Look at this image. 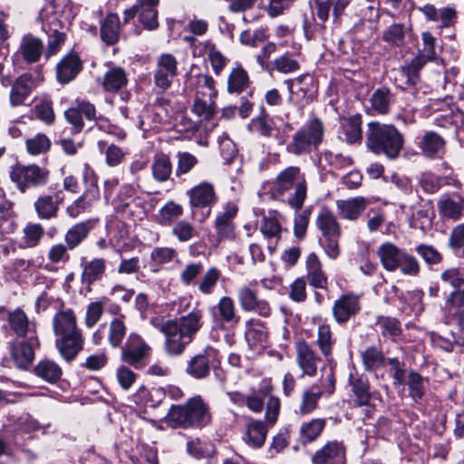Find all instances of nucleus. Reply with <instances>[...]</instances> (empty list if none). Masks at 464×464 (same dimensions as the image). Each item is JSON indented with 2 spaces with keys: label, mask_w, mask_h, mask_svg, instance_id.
I'll return each mask as SVG.
<instances>
[{
  "label": "nucleus",
  "mask_w": 464,
  "mask_h": 464,
  "mask_svg": "<svg viewBox=\"0 0 464 464\" xmlns=\"http://www.w3.org/2000/svg\"><path fill=\"white\" fill-rule=\"evenodd\" d=\"M201 326L202 312L198 309L162 324L160 332L165 335V352L171 356L181 354Z\"/></svg>",
  "instance_id": "nucleus-1"
},
{
  "label": "nucleus",
  "mask_w": 464,
  "mask_h": 464,
  "mask_svg": "<svg viewBox=\"0 0 464 464\" xmlns=\"http://www.w3.org/2000/svg\"><path fill=\"white\" fill-rule=\"evenodd\" d=\"M53 328L61 355L67 361L72 360L83 345L82 332L77 326L73 311L67 309L56 313L53 318Z\"/></svg>",
  "instance_id": "nucleus-2"
},
{
  "label": "nucleus",
  "mask_w": 464,
  "mask_h": 464,
  "mask_svg": "<svg viewBox=\"0 0 464 464\" xmlns=\"http://www.w3.org/2000/svg\"><path fill=\"white\" fill-rule=\"evenodd\" d=\"M403 143L402 134L393 125L375 121L368 124L366 144L373 153H383L389 159H395L402 150Z\"/></svg>",
  "instance_id": "nucleus-3"
},
{
  "label": "nucleus",
  "mask_w": 464,
  "mask_h": 464,
  "mask_svg": "<svg viewBox=\"0 0 464 464\" xmlns=\"http://www.w3.org/2000/svg\"><path fill=\"white\" fill-rule=\"evenodd\" d=\"M167 421L172 427H204L211 421V413L207 403L198 395L184 405H173L167 414Z\"/></svg>",
  "instance_id": "nucleus-4"
},
{
  "label": "nucleus",
  "mask_w": 464,
  "mask_h": 464,
  "mask_svg": "<svg viewBox=\"0 0 464 464\" xmlns=\"http://www.w3.org/2000/svg\"><path fill=\"white\" fill-rule=\"evenodd\" d=\"M292 188H295V193L289 198L288 202L293 208L299 209L306 197V186L297 167H289L283 170L274 183V189L279 194H283Z\"/></svg>",
  "instance_id": "nucleus-5"
},
{
  "label": "nucleus",
  "mask_w": 464,
  "mask_h": 464,
  "mask_svg": "<svg viewBox=\"0 0 464 464\" xmlns=\"http://www.w3.org/2000/svg\"><path fill=\"white\" fill-rule=\"evenodd\" d=\"M323 136V123L314 119L294 134L287 149L295 155L308 153L322 142Z\"/></svg>",
  "instance_id": "nucleus-6"
},
{
  "label": "nucleus",
  "mask_w": 464,
  "mask_h": 464,
  "mask_svg": "<svg viewBox=\"0 0 464 464\" xmlns=\"http://www.w3.org/2000/svg\"><path fill=\"white\" fill-rule=\"evenodd\" d=\"M321 386L314 383L311 388L305 390L302 395L299 413L306 415L313 412L318 404V401L324 394L331 395L334 392L335 378L333 369L326 372L324 379H321Z\"/></svg>",
  "instance_id": "nucleus-7"
},
{
  "label": "nucleus",
  "mask_w": 464,
  "mask_h": 464,
  "mask_svg": "<svg viewBox=\"0 0 464 464\" xmlns=\"http://www.w3.org/2000/svg\"><path fill=\"white\" fill-rule=\"evenodd\" d=\"M192 214L198 208H208L204 218L210 215L211 208L218 201L215 185L210 181H201L186 191Z\"/></svg>",
  "instance_id": "nucleus-8"
},
{
  "label": "nucleus",
  "mask_w": 464,
  "mask_h": 464,
  "mask_svg": "<svg viewBox=\"0 0 464 464\" xmlns=\"http://www.w3.org/2000/svg\"><path fill=\"white\" fill-rule=\"evenodd\" d=\"M48 170L37 165L16 164L12 168L10 177L18 188L24 192L26 188L44 185L47 182Z\"/></svg>",
  "instance_id": "nucleus-9"
},
{
  "label": "nucleus",
  "mask_w": 464,
  "mask_h": 464,
  "mask_svg": "<svg viewBox=\"0 0 464 464\" xmlns=\"http://www.w3.org/2000/svg\"><path fill=\"white\" fill-rule=\"evenodd\" d=\"M214 83L213 78L208 75L198 76L199 87L192 106V111L205 119H209L214 112V99L217 95Z\"/></svg>",
  "instance_id": "nucleus-10"
},
{
  "label": "nucleus",
  "mask_w": 464,
  "mask_h": 464,
  "mask_svg": "<svg viewBox=\"0 0 464 464\" xmlns=\"http://www.w3.org/2000/svg\"><path fill=\"white\" fill-rule=\"evenodd\" d=\"M150 353V345L138 334L129 335L121 348V361L134 366L136 369L142 366V361Z\"/></svg>",
  "instance_id": "nucleus-11"
},
{
  "label": "nucleus",
  "mask_w": 464,
  "mask_h": 464,
  "mask_svg": "<svg viewBox=\"0 0 464 464\" xmlns=\"http://www.w3.org/2000/svg\"><path fill=\"white\" fill-rule=\"evenodd\" d=\"M237 299L243 311L253 312L263 317H268L271 314L269 303L259 298L257 292L248 285H244L238 289Z\"/></svg>",
  "instance_id": "nucleus-12"
},
{
  "label": "nucleus",
  "mask_w": 464,
  "mask_h": 464,
  "mask_svg": "<svg viewBox=\"0 0 464 464\" xmlns=\"http://www.w3.org/2000/svg\"><path fill=\"white\" fill-rule=\"evenodd\" d=\"M295 360L301 368L303 374L314 376L317 372L318 364L321 362L311 344L304 340H299L295 344Z\"/></svg>",
  "instance_id": "nucleus-13"
},
{
  "label": "nucleus",
  "mask_w": 464,
  "mask_h": 464,
  "mask_svg": "<svg viewBox=\"0 0 464 464\" xmlns=\"http://www.w3.org/2000/svg\"><path fill=\"white\" fill-rule=\"evenodd\" d=\"M361 310L360 298L353 294H344L334 303L332 313L338 324L346 323Z\"/></svg>",
  "instance_id": "nucleus-14"
},
{
  "label": "nucleus",
  "mask_w": 464,
  "mask_h": 464,
  "mask_svg": "<svg viewBox=\"0 0 464 464\" xmlns=\"http://www.w3.org/2000/svg\"><path fill=\"white\" fill-rule=\"evenodd\" d=\"M238 211L235 202L226 203L222 210L218 213L215 220V228L218 236L224 239H232L235 237V224L233 222Z\"/></svg>",
  "instance_id": "nucleus-15"
},
{
  "label": "nucleus",
  "mask_w": 464,
  "mask_h": 464,
  "mask_svg": "<svg viewBox=\"0 0 464 464\" xmlns=\"http://www.w3.org/2000/svg\"><path fill=\"white\" fill-rule=\"evenodd\" d=\"M89 121L96 118V109L93 104L87 101H77L74 106L70 107L64 111V117L68 123L72 127V131L78 133L83 128L82 117Z\"/></svg>",
  "instance_id": "nucleus-16"
},
{
  "label": "nucleus",
  "mask_w": 464,
  "mask_h": 464,
  "mask_svg": "<svg viewBox=\"0 0 464 464\" xmlns=\"http://www.w3.org/2000/svg\"><path fill=\"white\" fill-rule=\"evenodd\" d=\"M345 447L337 440L329 441L315 451L313 464H345Z\"/></svg>",
  "instance_id": "nucleus-17"
},
{
  "label": "nucleus",
  "mask_w": 464,
  "mask_h": 464,
  "mask_svg": "<svg viewBox=\"0 0 464 464\" xmlns=\"http://www.w3.org/2000/svg\"><path fill=\"white\" fill-rule=\"evenodd\" d=\"M38 344L37 337L29 336L28 341H13L9 343V350L15 365L18 368H26L34 360V345Z\"/></svg>",
  "instance_id": "nucleus-18"
},
{
  "label": "nucleus",
  "mask_w": 464,
  "mask_h": 464,
  "mask_svg": "<svg viewBox=\"0 0 464 464\" xmlns=\"http://www.w3.org/2000/svg\"><path fill=\"white\" fill-rule=\"evenodd\" d=\"M177 64L176 58L169 53H164L159 57L154 75L158 87L166 90L170 86L173 78L177 75Z\"/></svg>",
  "instance_id": "nucleus-19"
},
{
  "label": "nucleus",
  "mask_w": 464,
  "mask_h": 464,
  "mask_svg": "<svg viewBox=\"0 0 464 464\" xmlns=\"http://www.w3.org/2000/svg\"><path fill=\"white\" fill-rule=\"evenodd\" d=\"M253 127L255 130L264 137L267 138H275L277 144L283 145L285 144L287 139V130H291V125L289 123L285 124L284 130H281L276 126L274 119L269 118L268 116H261L252 121Z\"/></svg>",
  "instance_id": "nucleus-20"
},
{
  "label": "nucleus",
  "mask_w": 464,
  "mask_h": 464,
  "mask_svg": "<svg viewBox=\"0 0 464 464\" xmlns=\"http://www.w3.org/2000/svg\"><path fill=\"white\" fill-rule=\"evenodd\" d=\"M215 355V350L207 349L202 353L192 356L187 363V374L197 380L208 376L210 372V358Z\"/></svg>",
  "instance_id": "nucleus-21"
},
{
  "label": "nucleus",
  "mask_w": 464,
  "mask_h": 464,
  "mask_svg": "<svg viewBox=\"0 0 464 464\" xmlns=\"http://www.w3.org/2000/svg\"><path fill=\"white\" fill-rule=\"evenodd\" d=\"M82 266L81 282L87 287L88 292H91L92 285L100 281L105 274L106 261L103 258L97 257L84 262Z\"/></svg>",
  "instance_id": "nucleus-22"
},
{
  "label": "nucleus",
  "mask_w": 464,
  "mask_h": 464,
  "mask_svg": "<svg viewBox=\"0 0 464 464\" xmlns=\"http://www.w3.org/2000/svg\"><path fill=\"white\" fill-rule=\"evenodd\" d=\"M338 215L348 220L357 219L365 210L368 201L363 197H354L336 201Z\"/></svg>",
  "instance_id": "nucleus-23"
},
{
  "label": "nucleus",
  "mask_w": 464,
  "mask_h": 464,
  "mask_svg": "<svg viewBox=\"0 0 464 464\" xmlns=\"http://www.w3.org/2000/svg\"><path fill=\"white\" fill-rule=\"evenodd\" d=\"M8 323L11 329L18 337H37L35 324L29 322L26 314L20 308L9 313Z\"/></svg>",
  "instance_id": "nucleus-24"
},
{
  "label": "nucleus",
  "mask_w": 464,
  "mask_h": 464,
  "mask_svg": "<svg viewBox=\"0 0 464 464\" xmlns=\"http://www.w3.org/2000/svg\"><path fill=\"white\" fill-rule=\"evenodd\" d=\"M404 252L395 244L384 242L378 247L377 256L382 267L389 272H393L398 269L399 262Z\"/></svg>",
  "instance_id": "nucleus-25"
},
{
  "label": "nucleus",
  "mask_w": 464,
  "mask_h": 464,
  "mask_svg": "<svg viewBox=\"0 0 464 464\" xmlns=\"http://www.w3.org/2000/svg\"><path fill=\"white\" fill-rule=\"evenodd\" d=\"M305 266L306 277L309 284L315 288H326L327 276L324 272L322 263L315 253H310L307 256Z\"/></svg>",
  "instance_id": "nucleus-26"
},
{
  "label": "nucleus",
  "mask_w": 464,
  "mask_h": 464,
  "mask_svg": "<svg viewBox=\"0 0 464 464\" xmlns=\"http://www.w3.org/2000/svg\"><path fill=\"white\" fill-rule=\"evenodd\" d=\"M438 208L442 217L458 220L464 215V198L459 195L444 196L438 201Z\"/></svg>",
  "instance_id": "nucleus-27"
},
{
  "label": "nucleus",
  "mask_w": 464,
  "mask_h": 464,
  "mask_svg": "<svg viewBox=\"0 0 464 464\" xmlns=\"http://www.w3.org/2000/svg\"><path fill=\"white\" fill-rule=\"evenodd\" d=\"M349 385L356 397L358 405H367L371 400L370 385L367 378L359 374L354 369L349 373Z\"/></svg>",
  "instance_id": "nucleus-28"
},
{
  "label": "nucleus",
  "mask_w": 464,
  "mask_h": 464,
  "mask_svg": "<svg viewBox=\"0 0 464 464\" xmlns=\"http://www.w3.org/2000/svg\"><path fill=\"white\" fill-rule=\"evenodd\" d=\"M128 83L127 73L124 69L114 66L103 74L101 84L107 92H117Z\"/></svg>",
  "instance_id": "nucleus-29"
},
{
  "label": "nucleus",
  "mask_w": 464,
  "mask_h": 464,
  "mask_svg": "<svg viewBox=\"0 0 464 464\" xmlns=\"http://www.w3.org/2000/svg\"><path fill=\"white\" fill-rule=\"evenodd\" d=\"M268 429L262 420H251L246 427L243 440L254 449L261 448L266 441Z\"/></svg>",
  "instance_id": "nucleus-30"
},
{
  "label": "nucleus",
  "mask_w": 464,
  "mask_h": 464,
  "mask_svg": "<svg viewBox=\"0 0 464 464\" xmlns=\"http://www.w3.org/2000/svg\"><path fill=\"white\" fill-rule=\"evenodd\" d=\"M81 70V62L77 55L67 54L57 64V79L62 83L72 81Z\"/></svg>",
  "instance_id": "nucleus-31"
},
{
  "label": "nucleus",
  "mask_w": 464,
  "mask_h": 464,
  "mask_svg": "<svg viewBox=\"0 0 464 464\" xmlns=\"http://www.w3.org/2000/svg\"><path fill=\"white\" fill-rule=\"evenodd\" d=\"M172 163L170 158L164 153H156L153 156L150 165L152 178L157 182L167 181L172 173Z\"/></svg>",
  "instance_id": "nucleus-32"
},
{
  "label": "nucleus",
  "mask_w": 464,
  "mask_h": 464,
  "mask_svg": "<svg viewBox=\"0 0 464 464\" xmlns=\"http://www.w3.org/2000/svg\"><path fill=\"white\" fill-rule=\"evenodd\" d=\"M43 48V43L40 39L28 34L23 37L19 53L27 63H32L39 60Z\"/></svg>",
  "instance_id": "nucleus-33"
},
{
  "label": "nucleus",
  "mask_w": 464,
  "mask_h": 464,
  "mask_svg": "<svg viewBox=\"0 0 464 464\" xmlns=\"http://www.w3.org/2000/svg\"><path fill=\"white\" fill-rule=\"evenodd\" d=\"M316 224L324 237H340L341 227L336 217L328 209H322L317 216Z\"/></svg>",
  "instance_id": "nucleus-34"
},
{
  "label": "nucleus",
  "mask_w": 464,
  "mask_h": 464,
  "mask_svg": "<svg viewBox=\"0 0 464 464\" xmlns=\"http://www.w3.org/2000/svg\"><path fill=\"white\" fill-rule=\"evenodd\" d=\"M214 317H217L222 323H237V316L234 301L229 296H222L217 305L211 309Z\"/></svg>",
  "instance_id": "nucleus-35"
},
{
  "label": "nucleus",
  "mask_w": 464,
  "mask_h": 464,
  "mask_svg": "<svg viewBox=\"0 0 464 464\" xmlns=\"http://www.w3.org/2000/svg\"><path fill=\"white\" fill-rule=\"evenodd\" d=\"M246 338L250 346L254 348H263L267 343V331L264 324L258 320L249 322Z\"/></svg>",
  "instance_id": "nucleus-36"
},
{
  "label": "nucleus",
  "mask_w": 464,
  "mask_h": 464,
  "mask_svg": "<svg viewBox=\"0 0 464 464\" xmlns=\"http://www.w3.org/2000/svg\"><path fill=\"white\" fill-rule=\"evenodd\" d=\"M119 36L120 18L116 14H109L101 25V37L107 44H113Z\"/></svg>",
  "instance_id": "nucleus-37"
},
{
  "label": "nucleus",
  "mask_w": 464,
  "mask_h": 464,
  "mask_svg": "<svg viewBox=\"0 0 464 464\" xmlns=\"http://www.w3.org/2000/svg\"><path fill=\"white\" fill-rule=\"evenodd\" d=\"M362 117L353 115L344 118L342 121L343 134L344 140L352 144L362 140Z\"/></svg>",
  "instance_id": "nucleus-38"
},
{
  "label": "nucleus",
  "mask_w": 464,
  "mask_h": 464,
  "mask_svg": "<svg viewBox=\"0 0 464 464\" xmlns=\"http://www.w3.org/2000/svg\"><path fill=\"white\" fill-rule=\"evenodd\" d=\"M89 221L73 225L65 234L64 241L69 249L77 247L88 236L91 230Z\"/></svg>",
  "instance_id": "nucleus-39"
},
{
  "label": "nucleus",
  "mask_w": 464,
  "mask_h": 464,
  "mask_svg": "<svg viewBox=\"0 0 464 464\" xmlns=\"http://www.w3.org/2000/svg\"><path fill=\"white\" fill-rule=\"evenodd\" d=\"M58 198L44 195L34 202L35 211L40 218L50 219L56 216L58 210Z\"/></svg>",
  "instance_id": "nucleus-40"
},
{
  "label": "nucleus",
  "mask_w": 464,
  "mask_h": 464,
  "mask_svg": "<svg viewBox=\"0 0 464 464\" xmlns=\"http://www.w3.org/2000/svg\"><path fill=\"white\" fill-rule=\"evenodd\" d=\"M34 372L38 377L50 383L56 382L62 376L61 367L50 360H43L38 362L34 368Z\"/></svg>",
  "instance_id": "nucleus-41"
},
{
  "label": "nucleus",
  "mask_w": 464,
  "mask_h": 464,
  "mask_svg": "<svg viewBox=\"0 0 464 464\" xmlns=\"http://www.w3.org/2000/svg\"><path fill=\"white\" fill-rule=\"evenodd\" d=\"M392 102V94L385 88L375 90L370 99L372 109L380 114H386Z\"/></svg>",
  "instance_id": "nucleus-42"
},
{
  "label": "nucleus",
  "mask_w": 464,
  "mask_h": 464,
  "mask_svg": "<svg viewBox=\"0 0 464 464\" xmlns=\"http://www.w3.org/2000/svg\"><path fill=\"white\" fill-rule=\"evenodd\" d=\"M324 419H313L300 427V438L304 443L315 440L325 427Z\"/></svg>",
  "instance_id": "nucleus-43"
},
{
  "label": "nucleus",
  "mask_w": 464,
  "mask_h": 464,
  "mask_svg": "<svg viewBox=\"0 0 464 464\" xmlns=\"http://www.w3.org/2000/svg\"><path fill=\"white\" fill-rule=\"evenodd\" d=\"M316 344L326 359L332 355L333 346L334 344V339L329 324H323L319 325L317 329Z\"/></svg>",
  "instance_id": "nucleus-44"
},
{
  "label": "nucleus",
  "mask_w": 464,
  "mask_h": 464,
  "mask_svg": "<svg viewBox=\"0 0 464 464\" xmlns=\"http://www.w3.org/2000/svg\"><path fill=\"white\" fill-rule=\"evenodd\" d=\"M423 47L420 50L414 62L421 67L429 61L436 59L435 38L430 32H423L421 34Z\"/></svg>",
  "instance_id": "nucleus-45"
},
{
  "label": "nucleus",
  "mask_w": 464,
  "mask_h": 464,
  "mask_svg": "<svg viewBox=\"0 0 464 464\" xmlns=\"http://www.w3.org/2000/svg\"><path fill=\"white\" fill-rule=\"evenodd\" d=\"M183 208L172 200L168 201L159 210V223L162 226H169L183 215Z\"/></svg>",
  "instance_id": "nucleus-46"
},
{
  "label": "nucleus",
  "mask_w": 464,
  "mask_h": 464,
  "mask_svg": "<svg viewBox=\"0 0 464 464\" xmlns=\"http://www.w3.org/2000/svg\"><path fill=\"white\" fill-rule=\"evenodd\" d=\"M33 113L38 120L46 125H53L55 121V113L53 108V102L48 97H44L35 103L33 109Z\"/></svg>",
  "instance_id": "nucleus-47"
},
{
  "label": "nucleus",
  "mask_w": 464,
  "mask_h": 464,
  "mask_svg": "<svg viewBox=\"0 0 464 464\" xmlns=\"http://www.w3.org/2000/svg\"><path fill=\"white\" fill-rule=\"evenodd\" d=\"M296 56L295 53L286 52L274 60L273 68L284 74L295 72L300 69V63Z\"/></svg>",
  "instance_id": "nucleus-48"
},
{
  "label": "nucleus",
  "mask_w": 464,
  "mask_h": 464,
  "mask_svg": "<svg viewBox=\"0 0 464 464\" xmlns=\"http://www.w3.org/2000/svg\"><path fill=\"white\" fill-rule=\"evenodd\" d=\"M435 105H438V107H432L433 111L440 112L434 118L435 124L442 128H455L454 117L456 116V112H458L459 110L442 102H437Z\"/></svg>",
  "instance_id": "nucleus-49"
},
{
  "label": "nucleus",
  "mask_w": 464,
  "mask_h": 464,
  "mask_svg": "<svg viewBox=\"0 0 464 464\" xmlns=\"http://www.w3.org/2000/svg\"><path fill=\"white\" fill-rule=\"evenodd\" d=\"M164 397L163 392L160 388L147 389L141 386L136 392V401H140L149 407H156Z\"/></svg>",
  "instance_id": "nucleus-50"
},
{
  "label": "nucleus",
  "mask_w": 464,
  "mask_h": 464,
  "mask_svg": "<svg viewBox=\"0 0 464 464\" xmlns=\"http://www.w3.org/2000/svg\"><path fill=\"white\" fill-rule=\"evenodd\" d=\"M376 325L380 328L382 336L392 340H395L401 334V324L393 317L379 316Z\"/></svg>",
  "instance_id": "nucleus-51"
},
{
  "label": "nucleus",
  "mask_w": 464,
  "mask_h": 464,
  "mask_svg": "<svg viewBox=\"0 0 464 464\" xmlns=\"http://www.w3.org/2000/svg\"><path fill=\"white\" fill-rule=\"evenodd\" d=\"M28 79L24 75L19 77L13 85L10 92V103L13 107L19 106L24 103V100L30 93V88L27 84Z\"/></svg>",
  "instance_id": "nucleus-52"
},
{
  "label": "nucleus",
  "mask_w": 464,
  "mask_h": 464,
  "mask_svg": "<svg viewBox=\"0 0 464 464\" xmlns=\"http://www.w3.org/2000/svg\"><path fill=\"white\" fill-rule=\"evenodd\" d=\"M444 146V140L436 132L429 131L420 143L422 152L428 156L438 153Z\"/></svg>",
  "instance_id": "nucleus-53"
},
{
  "label": "nucleus",
  "mask_w": 464,
  "mask_h": 464,
  "mask_svg": "<svg viewBox=\"0 0 464 464\" xmlns=\"http://www.w3.org/2000/svg\"><path fill=\"white\" fill-rule=\"evenodd\" d=\"M363 365L367 371H374L384 365L382 353L374 346L368 347L362 353Z\"/></svg>",
  "instance_id": "nucleus-54"
},
{
  "label": "nucleus",
  "mask_w": 464,
  "mask_h": 464,
  "mask_svg": "<svg viewBox=\"0 0 464 464\" xmlns=\"http://www.w3.org/2000/svg\"><path fill=\"white\" fill-rule=\"evenodd\" d=\"M281 225L276 218L264 217L260 223V232L267 240H275L276 243L281 237Z\"/></svg>",
  "instance_id": "nucleus-55"
},
{
  "label": "nucleus",
  "mask_w": 464,
  "mask_h": 464,
  "mask_svg": "<svg viewBox=\"0 0 464 464\" xmlns=\"http://www.w3.org/2000/svg\"><path fill=\"white\" fill-rule=\"evenodd\" d=\"M248 83L247 72L242 67L232 70L228 76L227 88L229 92H240Z\"/></svg>",
  "instance_id": "nucleus-56"
},
{
  "label": "nucleus",
  "mask_w": 464,
  "mask_h": 464,
  "mask_svg": "<svg viewBox=\"0 0 464 464\" xmlns=\"http://www.w3.org/2000/svg\"><path fill=\"white\" fill-rule=\"evenodd\" d=\"M26 150L31 155H40L49 150L51 147L50 139L43 133H37L26 140Z\"/></svg>",
  "instance_id": "nucleus-57"
},
{
  "label": "nucleus",
  "mask_w": 464,
  "mask_h": 464,
  "mask_svg": "<svg viewBox=\"0 0 464 464\" xmlns=\"http://www.w3.org/2000/svg\"><path fill=\"white\" fill-rule=\"evenodd\" d=\"M171 234L179 243H187L196 236V229L194 226L185 220H179L174 224L171 228Z\"/></svg>",
  "instance_id": "nucleus-58"
},
{
  "label": "nucleus",
  "mask_w": 464,
  "mask_h": 464,
  "mask_svg": "<svg viewBox=\"0 0 464 464\" xmlns=\"http://www.w3.org/2000/svg\"><path fill=\"white\" fill-rule=\"evenodd\" d=\"M23 244L25 247L36 246L44 236V230L40 224L29 223L24 228Z\"/></svg>",
  "instance_id": "nucleus-59"
},
{
  "label": "nucleus",
  "mask_w": 464,
  "mask_h": 464,
  "mask_svg": "<svg viewBox=\"0 0 464 464\" xmlns=\"http://www.w3.org/2000/svg\"><path fill=\"white\" fill-rule=\"evenodd\" d=\"M153 262L159 265H166L173 261H178V252L173 247H155L150 254Z\"/></svg>",
  "instance_id": "nucleus-60"
},
{
  "label": "nucleus",
  "mask_w": 464,
  "mask_h": 464,
  "mask_svg": "<svg viewBox=\"0 0 464 464\" xmlns=\"http://www.w3.org/2000/svg\"><path fill=\"white\" fill-rule=\"evenodd\" d=\"M407 384L409 386L410 395L415 401L420 400L425 392L424 380L415 372H411L408 374Z\"/></svg>",
  "instance_id": "nucleus-61"
},
{
  "label": "nucleus",
  "mask_w": 464,
  "mask_h": 464,
  "mask_svg": "<svg viewBox=\"0 0 464 464\" xmlns=\"http://www.w3.org/2000/svg\"><path fill=\"white\" fill-rule=\"evenodd\" d=\"M268 4L265 6V11L271 18L284 14L290 10L297 0H267Z\"/></svg>",
  "instance_id": "nucleus-62"
},
{
  "label": "nucleus",
  "mask_w": 464,
  "mask_h": 464,
  "mask_svg": "<svg viewBox=\"0 0 464 464\" xmlns=\"http://www.w3.org/2000/svg\"><path fill=\"white\" fill-rule=\"evenodd\" d=\"M126 334V326L120 318L113 319L109 326V343L113 347H118Z\"/></svg>",
  "instance_id": "nucleus-63"
},
{
  "label": "nucleus",
  "mask_w": 464,
  "mask_h": 464,
  "mask_svg": "<svg viewBox=\"0 0 464 464\" xmlns=\"http://www.w3.org/2000/svg\"><path fill=\"white\" fill-rule=\"evenodd\" d=\"M219 277L220 271L216 267H211L201 278L198 284V290L204 295L211 294Z\"/></svg>",
  "instance_id": "nucleus-64"
}]
</instances>
